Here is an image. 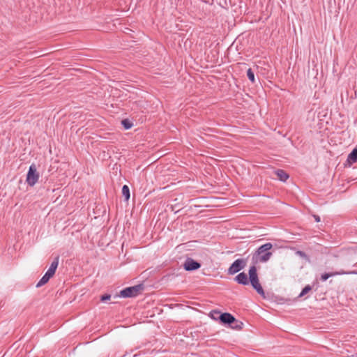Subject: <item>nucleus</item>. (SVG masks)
Here are the masks:
<instances>
[{"label": "nucleus", "mask_w": 357, "mask_h": 357, "mask_svg": "<svg viewBox=\"0 0 357 357\" xmlns=\"http://www.w3.org/2000/svg\"><path fill=\"white\" fill-rule=\"evenodd\" d=\"M348 160L352 162H357V147L355 148L348 155Z\"/></svg>", "instance_id": "nucleus-12"}, {"label": "nucleus", "mask_w": 357, "mask_h": 357, "mask_svg": "<svg viewBox=\"0 0 357 357\" xmlns=\"http://www.w3.org/2000/svg\"><path fill=\"white\" fill-rule=\"evenodd\" d=\"M142 289V285L138 284L133 287H127L121 290L120 294L123 298L135 297L137 296L139 291Z\"/></svg>", "instance_id": "nucleus-4"}, {"label": "nucleus", "mask_w": 357, "mask_h": 357, "mask_svg": "<svg viewBox=\"0 0 357 357\" xmlns=\"http://www.w3.org/2000/svg\"><path fill=\"white\" fill-rule=\"evenodd\" d=\"M314 218L316 222H319L320 221L319 216L314 215Z\"/></svg>", "instance_id": "nucleus-23"}, {"label": "nucleus", "mask_w": 357, "mask_h": 357, "mask_svg": "<svg viewBox=\"0 0 357 357\" xmlns=\"http://www.w3.org/2000/svg\"><path fill=\"white\" fill-rule=\"evenodd\" d=\"M296 254L298 256H300L301 257L303 258V259H308V257L307 255L303 251H301V250H298L296 252Z\"/></svg>", "instance_id": "nucleus-18"}, {"label": "nucleus", "mask_w": 357, "mask_h": 357, "mask_svg": "<svg viewBox=\"0 0 357 357\" xmlns=\"http://www.w3.org/2000/svg\"><path fill=\"white\" fill-rule=\"evenodd\" d=\"M43 276L49 280L53 275L46 272Z\"/></svg>", "instance_id": "nucleus-22"}, {"label": "nucleus", "mask_w": 357, "mask_h": 357, "mask_svg": "<svg viewBox=\"0 0 357 357\" xmlns=\"http://www.w3.org/2000/svg\"><path fill=\"white\" fill-rule=\"evenodd\" d=\"M272 248L273 245L271 243H266L260 246L252 257L255 262H266L272 255V253L270 252Z\"/></svg>", "instance_id": "nucleus-1"}, {"label": "nucleus", "mask_w": 357, "mask_h": 357, "mask_svg": "<svg viewBox=\"0 0 357 357\" xmlns=\"http://www.w3.org/2000/svg\"><path fill=\"white\" fill-rule=\"evenodd\" d=\"M43 276L49 280L53 275L46 272Z\"/></svg>", "instance_id": "nucleus-21"}, {"label": "nucleus", "mask_w": 357, "mask_h": 357, "mask_svg": "<svg viewBox=\"0 0 357 357\" xmlns=\"http://www.w3.org/2000/svg\"><path fill=\"white\" fill-rule=\"evenodd\" d=\"M49 280H47V278H45L44 276L42 277V278L39 280V282L37 283L36 287H40L45 284Z\"/></svg>", "instance_id": "nucleus-17"}, {"label": "nucleus", "mask_w": 357, "mask_h": 357, "mask_svg": "<svg viewBox=\"0 0 357 357\" xmlns=\"http://www.w3.org/2000/svg\"><path fill=\"white\" fill-rule=\"evenodd\" d=\"M110 298H111V296H110V295H109V294H105V295H103V296H101L100 300H101V301L104 302V301H107V300H109V299H110Z\"/></svg>", "instance_id": "nucleus-19"}, {"label": "nucleus", "mask_w": 357, "mask_h": 357, "mask_svg": "<svg viewBox=\"0 0 357 357\" xmlns=\"http://www.w3.org/2000/svg\"><path fill=\"white\" fill-rule=\"evenodd\" d=\"M278 179L281 181L285 182L289 177V174L283 169H277L275 171Z\"/></svg>", "instance_id": "nucleus-10"}, {"label": "nucleus", "mask_w": 357, "mask_h": 357, "mask_svg": "<svg viewBox=\"0 0 357 357\" xmlns=\"http://www.w3.org/2000/svg\"><path fill=\"white\" fill-rule=\"evenodd\" d=\"M122 195L125 197L126 200L128 201L130 199V189L128 185H124L122 188Z\"/></svg>", "instance_id": "nucleus-14"}, {"label": "nucleus", "mask_w": 357, "mask_h": 357, "mask_svg": "<svg viewBox=\"0 0 357 357\" xmlns=\"http://www.w3.org/2000/svg\"><path fill=\"white\" fill-rule=\"evenodd\" d=\"M201 264L191 258H188L184 262L183 267L188 271H195L200 268Z\"/></svg>", "instance_id": "nucleus-6"}, {"label": "nucleus", "mask_w": 357, "mask_h": 357, "mask_svg": "<svg viewBox=\"0 0 357 357\" xmlns=\"http://www.w3.org/2000/svg\"><path fill=\"white\" fill-rule=\"evenodd\" d=\"M59 257L57 256L56 257H55L54 261L52 262L50 268H48V270L46 272L54 275L56 272V270L58 267V265H59Z\"/></svg>", "instance_id": "nucleus-9"}, {"label": "nucleus", "mask_w": 357, "mask_h": 357, "mask_svg": "<svg viewBox=\"0 0 357 357\" xmlns=\"http://www.w3.org/2000/svg\"><path fill=\"white\" fill-rule=\"evenodd\" d=\"M247 76L248 77V79L252 82L254 83L255 82V75H254V73L252 71V70L251 68H249L248 70H247Z\"/></svg>", "instance_id": "nucleus-15"}, {"label": "nucleus", "mask_w": 357, "mask_h": 357, "mask_svg": "<svg viewBox=\"0 0 357 357\" xmlns=\"http://www.w3.org/2000/svg\"><path fill=\"white\" fill-rule=\"evenodd\" d=\"M312 289V287H310V285H306L303 289V290L301 291V294H299V297H302L304 295H305L306 294H307L309 291H310Z\"/></svg>", "instance_id": "nucleus-16"}, {"label": "nucleus", "mask_w": 357, "mask_h": 357, "mask_svg": "<svg viewBox=\"0 0 357 357\" xmlns=\"http://www.w3.org/2000/svg\"><path fill=\"white\" fill-rule=\"evenodd\" d=\"M40 177L39 173L35 164H32L28 170L26 181L30 186H33L38 181Z\"/></svg>", "instance_id": "nucleus-3"}, {"label": "nucleus", "mask_w": 357, "mask_h": 357, "mask_svg": "<svg viewBox=\"0 0 357 357\" xmlns=\"http://www.w3.org/2000/svg\"><path fill=\"white\" fill-rule=\"evenodd\" d=\"M123 125L124 126L126 129H129L131 127V124L128 122L126 120H123L122 121Z\"/></svg>", "instance_id": "nucleus-20"}, {"label": "nucleus", "mask_w": 357, "mask_h": 357, "mask_svg": "<svg viewBox=\"0 0 357 357\" xmlns=\"http://www.w3.org/2000/svg\"><path fill=\"white\" fill-rule=\"evenodd\" d=\"M246 262L243 259H238L235 260L228 269L229 275H234L245 266Z\"/></svg>", "instance_id": "nucleus-5"}, {"label": "nucleus", "mask_w": 357, "mask_h": 357, "mask_svg": "<svg viewBox=\"0 0 357 357\" xmlns=\"http://www.w3.org/2000/svg\"><path fill=\"white\" fill-rule=\"evenodd\" d=\"M235 281L237 282L238 284L247 285L249 284V280L248 278V275L245 273L242 272L238 274L235 277Z\"/></svg>", "instance_id": "nucleus-8"}, {"label": "nucleus", "mask_w": 357, "mask_h": 357, "mask_svg": "<svg viewBox=\"0 0 357 357\" xmlns=\"http://www.w3.org/2000/svg\"><path fill=\"white\" fill-rule=\"evenodd\" d=\"M220 320L223 324H230L232 322H235V317L230 313H222L220 316Z\"/></svg>", "instance_id": "nucleus-7"}, {"label": "nucleus", "mask_w": 357, "mask_h": 357, "mask_svg": "<svg viewBox=\"0 0 357 357\" xmlns=\"http://www.w3.org/2000/svg\"><path fill=\"white\" fill-rule=\"evenodd\" d=\"M231 324V327L235 330H241L243 328V323L241 321L236 320L235 319V322H232Z\"/></svg>", "instance_id": "nucleus-13"}, {"label": "nucleus", "mask_w": 357, "mask_h": 357, "mask_svg": "<svg viewBox=\"0 0 357 357\" xmlns=\"http://www.w3.org/2000/svg\"><path fill=\"white\" fill-rule=\"evenodd\" d=\"M249 282H250L252 287L256 290V291L263 297H265V292L261 286L258 275L257 268L255 266H252L249 269Z\"/></svg>", "instance_id": "nucleus-2"}, {"label": "nucleus", "mask_w": 357, "mask_h": 357, "mask_svg": "<svg viewBox=\"0 0 357 357\" xmlns=\"http://www.w3.org/2000/svg\"><path fill=\"white\" fill-rule=\"evenodd\" d=\"M348 273L344 271H340V272H334V273H324L321 275V279L322 281H326V280H328L330 277H332V276H335V275H344V274H347Z\"/></svg>", "instance_id": "nucleus-11"}]
</instances>
